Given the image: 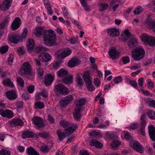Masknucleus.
<instances>
[{
  "instance_id": "nucleus-1",
  "label": "nucleus",
  "mask_w": 155,
  "mask_h": 155,
  "mask_svg": "<svg viewBox=\"0 0 155 155\" xmlns=\"http://www.w3.org/2000/svg\"><path fill=\"white\" fill-rule=\"evenodd\" d=\"M43 36L45 45L48 46H52L56 40V34L53 30L50 29L43 31Z\"/></svg>"
},
{
  "instance_id": "nucleus-2",
  "label": "nucleus",
  "mask_w": 155,
  "mask_h": 155,
  "mask_svg": "<svg viewBox=\"0 0 155 155\" xmlns=\"http://www.w3.org/2000/svg\"><path fill=\"white\" fill-rule=\"evenodd\" d=\"M19 73L21 76L28 75L32 78L34 76V74L31 71V66L28 62H25L23 64Z\"/></svg>"
},
{
  "instance_id": "nucleus-3",
  "label": "nucleus",
  "mask_w": 155,
  "mask_h": 155,
  "mask_svg": "<svg viewBox=\"0 0 155 155\" xmlns=\"http://www.w3.org/2000/svg\"><path fill=\"white\" fill-rule=\"evenodd\" d=\"M132 57L135 61H138L143 59L145 54L144 49L141 47H138L131 52Z\"/></svg>"
},
{
  "instance_id": "nucleus-4",
  "label": "nucleus",
  "mask_w": 155,
  "mask_h": 155,
  "mask_svg": "<svg viewBox=\"0 0 155 155\" xmlns=\"http://www.w3.org/2000/svg\"><path fill=\"white\" fill-rule=\"evenodd\" d=\"M55 91L59 94L63 95L67 94L69 92V90L68 88L61 84H59L55 85Z\"/></svg>"
},
{
  "instance_id": "nucleus-5",
  "label": "nucleus",
  "mask_w": 155,
  "mask_h": 155,
  "mask_svg": "<svg viewBox=\"0 0 155 155\" xmlns=\"http://www.w3.org/2000/svg\"><path fill=\"white\" fill-rule=\"evenodd\" d=\"M60 124L63 128H67L66 129H68L69 131L73 130H74V132L77 127L76 125L73 124L71 122L64 120H61L60 122Z\"/></svg>"
},
{
  "instance_id": "nucleus-6",
  "label": "nucleus",
  "mask_w": 155,
  "mask_h": 155,
  "mask_svg": "<svg viewBox=\"0 0 155 155\" xmlns=\"http://www.w3.org/2000/svg\"><path fill=\"white\" fill-rule=\"evenodd\" d=\"M74 130H71L70 131H68V129H65L62 132L60 130H58L57 131V134L59 139L60 141H62L64 139L66 136L70 135L74 132Z\"/></svg>"
},
{
  "instance_id": "nucleus-7",
  "label": "nucleus",
  "mask_w": 155,
  "mask_h": 155,
  "mask_svg": "<svg viewBox=\"0 0 155 155\" xmlns=\"http://www.w3.org/2000/svg\"><path fill=\"white\" fill-rule=\"evenodd\" d=\"M32 121L33 124L36 126L38 129L43 128L45 126L42 118L40 117H34L32 119Z\"/></svg>"
},
{
  "instance_id": "nucleus-8",
  "label": "nucleus",
  "mask_w": 155,
  "mask_h": 155,
  "mask_svg": "<svg viewBox=\"0 0 155 155\" xmlns=\"http://www.w3.org/2000/svg\"><path fill=\"white\" fill-rule=\"evenodd\" d=\"M71 52V50L69 49H62L57 51L56 54L58 58H63L69 55Z\"/></svg>"
},
{
  "instance_id": "nucleus-9",
  "label": "nucleus",
  "mask_w": 155,
  "mask_h": 155,
  "mask_svg": "<svg viewBox=\"0 0 155 155\" xmlns=\"http://www.w3.org/2000/svg\"><path fill=\"white\" fill-rule=\"evenodd\" d=\"M0 114L2 117L8 119H10L13 116V112L8 109H6L5 110L2 109L0 110Z\"/></svg>"
},
{
  "instance_id": "nucleus-10",
  "label": "nucleus",
  "mask_w": 155,
  "mask_h": 155,
  "mask_svg": "<svg viewBox=\"0 0 155 155\" xmlns=\"http://www.w3.org/2000/svg\"><path fill=\"white\" fill-rule=\"evenodd\" d=\"M9 124L12 127L22 126L24 125L23 121L20 119H13L9 120Z\"/></svg>"
},
{
  "instance_id": "nucleus-11",
  "label": "nucleus",
  "mask_w": 155,
  "mask_h": 155,
  "mask_svg": "<svg viewBox=\"0 0 155 155\" xmlns=\"http://www.w3.org/2000/svg\"><path fill=\"white\" fill-rule=\"evenodd\" d=\"M144 24L149 28H152L153 30L155 28V20L150 17H148L146 19Z\"/></svg>"
},
{
  "instance_id": "nucleus-12",
  "label": "nucleus",
  "mask_w": 155,
  "mask_h": 155,
  "mask_svg": "<svg viewBox=\"0 0 155 155\" xmlns=\"http://www.w3.org/2000/svg\"><path fill=\"white\" fill-rule=\"evenodd\" d=\"M81 107H75L74 110V112H73V116L74 119L76 121H79L81 117V114L82 110Z\"/></svg>"
},
{
  "instance_id": "nucleus-13",
  "label": "nucleus",
  "mask_w": 155,
  "mask_h": 155,
  "mask_svg": "<svg viewBox=\"0 0 155 155\" xmlns=\"http://www.w3.org/2000/svg\"><path fill=\"white\" fill-rule=\"evenodd\" d=\"M54 77V74H47L45 76V84L46 85H50L53 81Z\"/></svg>"
},
{
  "instance_id": "nucleus-14",
  "label": "nucleus",
  "mask_w": 155,
  "mask_h": 155,
  "mask_svg": "<svg viewBox=\"0 0 155 155\" xmlns=\"http://www.w3.org/2000/svg\"><path fill=\"white\" fill-rule=\"evenodd\" d=\"M131 145L136 151L141 153H143V148L138 142L135 141Z\"/></svg>"
},
{
  "instance_id": "nucleus-15",
  "label": "nucleus",
  "mask_w": 155,
  "mask_h": 155,
  "mask_svg": "<svg viewBox=\"0 0 155 155\" xmlns=\"http://www.w3.org/2000/svg\"><path fill=\"white\" fill-rule=\"evenodd\" d=\"M107 31L108 35L112 37H117L119 35L118 30L115 28L108 29Z\"/></svg>"
},
{
  "instance_id": "nucleus-16",
  "label": "nucleus",
  "mask_w": 155,
  "mask_h": 155,
  "mask_svg": "<svg viewBox=\"0 0 155 155\" xmlns=\"http://www.w3.org/2000/svg\"><path fill=\"white\" fill-rule=\"evenodd\" d=\"M81 61L78 58H73L69 61L68 64L70 68H73L80 64Z\"/></svg>"
},
{
  "instance_id": "nucleus-17",
  "label": "nucleus",
  "mask_w": 155,
  "mask_h": 155,
  "mask_svg": "<svg viewBox=\"0 0 155 155\" xmlns=\"http://www.w3.org/2000/svg\"><path fill=\"white\" fill-rule=\"evenodd\" d=\"M39 59L44 62H47L50 61L51 59V56L47 53H42L38 56Z\"/></svg>"
},
{
  "instance_id": "nucleus-18",
  "label": "nucleus",
  "mask_w": 155,
  "mask_h": 155,
  "mask_svg": "<svg viewBox=\"0 0 155 155\" xmlns=\"http://www.w3.org/2000/svg\"><path fill=\"white\" fill-rule=\"evenodd\" d=\"M21 23V20L18 17L16 18L12 22L11 27L13 30L18 29L20 26Z\"/></svg>"
},
{
  "instance_id": "nucleus-19",
  "label": "nucleus",
  "mask_w": 155,
  "mask_h": 155,
  "mask_svg": "<svg viewBox=\"0 0 155 155\" xmlns=\"http://www.w3.org/2000/svg\"><path fill=\"white\" fill-rule=\"evenodd\" d=\"M108 53L110 58L113 60L118 58L119 52L114 48L110 49Z\"/></svg>"
},
{
  "instance_id": "nucleus-20",
  "label": "nucleus",
  "mask_w": 155,
  "mask_h": 155,
  "mask_svg": "<svg viewBox=\"0 0 155 155\" xmlns=\"http://www.w3.org/2000/svg\"><path fill=\"white\" fill-rule=\"evenodd\" d=\"M26 45L28 50L29 52L33 49L34 46V41L32 38H29L27 41Z\"/></svg>"
},
{
  "instance_id": "nucleus-21",
  "label": "nucleus",
  "mask_w": 155,
  "mask_h": 155,
  "mask_svg": "<svg viewBox=\"0 0 155 155\" xmlns=\"http://www.w3.org/2000/svg\"><path fill=\"white\" fill-rule=\"evenodd\" d=\"M12 0H5L1 4L2 10H6L9 8L11 5Z\"/></svg>"
},
{
  "instance_id": "nucleus-22",
  "label": "nucleus",
  "mask_w": 155,
  "mask_h": 155,
  "mask_svg": "<svg viewBox=\"0 0 155 155\" xmlns=\"http://www.w3.org/2000/svg\"><path fill=\"white\" fill-rule=\"evenodd\" d=\"M148 132L151 139L153 141H155V128L153 125L149 127Z\"/></svg>"
},
{
  "instance_id": "nucleus-23",
  "label": "nucleus",
  "mask_w": 155,
  "mask_h": 155,
  "mask_svg": "<svg viewBox=\"0 0 155 155\" xmlns=\"http://www.w3.org/2000/svg\"><path fill=\"white\" fill-rule=\"evenodd\" d=\"M35 134L32 132L27 130L23 132L21 134V137L23 139H25L30 137H33Z\"/></svg>"
},
{
  "instance_id": "nucleus-24",
  "label": "nucleus",
  "mask_w": 155,
  "mask_h": 155,
  "mask_svg": "<svg viewBox=\"0 0 155 155\" xmlns=\"http://www.w3.org/2000/svg\"><path fill=\"white\" fill-rule=\"evenodd\" d=\"M7 97L10 100H14L17 97V95L15 91L11 90L6 93Z\"/></svg>"
},
{
  "instance_id": "nucleus-25",
  "label": "nucleus",
  "mask_w": 155,
  "mask_h": 155,
  "mask_svg": "<svg viewBox=\"0 0 155 155\" xmlns=\"http://www.w3.org/2000/svg\"><path fill=\"white\" fill-rule=\"evenodd\" d=\"M9 41L14 44H17L19 41V36L16 35H12L8 37Z\"/></svg>"
},
{
  "instance_id": "nucleus-26",
  "label": "nucleus",
  "mask_w": 155,
  "mask_h": 155,
  "mask_svg": "<svg viewBox=\"0 0 155 155\" xmlns=\"http://www.w3.org/2000/svg\"><path fill=\"white\" fill-rule=\"evenodd\" d=\"M10 18L8 16L5 17L0 23V29L5 28L8 24Z\"/></svg>"
},
{
  "instance_id": "nucleus-27",
  "label": "nucleus",
  "mask_w": 155,
  "mask_h": 155,
  "mask_svg": "<svg viewBox=\"0 0 155 155\" xmlns=\"http://www.w3.org/2000/svg\"><path fill=\"white\" fill-rule=\"evenodd\" d=\"M82 77L85 83L92 81V78L90 76L89 73L88 72H84V73Z\"/></svg>"
},
{
  "instance_id": "nucleus-28",
  "label": "nucleus",
  "mask_w": 155,
  "mask_h": 155,
  "mask_svg": "<svg viewBox=\"0 0 155 155\" xmlns=\"http://www.w3.org/2000/svg\"><path fill=\"white\" fill-rule=\"evenodd\" d=\"M89 144L91 146H95L97 148H102L103 147L102 144L98 141L94 139L91 140L89 142Z\"/></svg>"
},
{
  "instance_id": "nucleus-29",
  "label": "nucleus",
  "mask_w": 155,
  "mask_h": 155,
  "mask_svg": "<svg viewBox=\"0 0 155 155\" xmlns=\"http://www.w3.org/2000/svg\"><path fill=\"white\" fill-rule=\"evenodd\" d=\"M137 40L136 38L131 39L128 42V45L130 48H133L136 46L138 44Z\"/></svg>"
},
{
  "instance_id": "nucleus-30",
  "label": "nucleus",
  "mask_w": 155,
  "mask_h": 155,
  "mask_svg": "<svg viewBox=\"0 0 155 155\" xmlns=\"http://www.w3.org/2000/svg\"><path fill=\"white\" fill-rule=\"evenodd\" d=\"M68 74V71L65 69L63 68H61L59 71L57 72V74L58 77L64 78L66 77Z\"/></svg>"
},
{
  "instance_id": "nucleus-31",
  "label": "nucleus",
  "mask_w": 155,
  "mask_h": 155,
  "mask_svg": "<svg viewBox=\"0 0 155 155\" xmlns=\"http://www.w3.org/2000/svg\"><path fill=\"white\" fill-rule=\"evenodd\" d=\"M26 151L28 155H40L39 153L32 147H28Z\"/></svg>"
},
{
  "instance_id": "nucleus-32",
  "label": "nucleus",
  "mask_w": 155,
  "mask_h": 155,
  "mask_svg": "<svg viewBox=\"0 0 155 155\" xmlns=\"http://www.w3.org/2000/svg\"><path fill=\"white\" fill-rule=\"evenodd\" d=\"M62 80L66 84H70L73 82V76L71 75H69L66 78H62Z\"/></svg>"
},
{
  "instance_id": "nucleus-33",
  "label": "nucleus",
  "mask_w": 155,
  "mask_h": 155,
  "mask_svg": "<svg viewBox=\"0 0 155 155\" xmlns=\"http://www.w3.org/2000/svg\"><path fill=\"white\" fill-rule=\"evenodd\" d=\"M150 36V35L147 34H143L140 36L142 41L145 44H147L148 42V41L149 40Z\"/></svg>"
},
{
  "instance_id": "nucleus-34",
  "label": "nucleus",
  "mask_w": 155,
  "mask_h": 155,
  "mask_svg": "<svg viewBox=\"0 0 155 155\" xmlns=\"http://www.w3.org/2000/svg\"><path fill=\"white\" fill-rule=\"evenodd\" d=\"M43 28L41 27L36 28L33 31V34L36 36H40L41 35L43 31Z\"/></svg>"
},
{
  "instance_id": "nucleus-35",
  "label": "nucleus",
  "mask_w": 155,
  "mask_h": 155,
  "mask_svg": "<svg viewBox=\"0 0 155 155\" xmlns=\"http://www.w3.org/2000/svg\"><path fill=\"white\" fill-rule=\"evenodd\" d=\"M146 115L145 114H143L140 117V127H145L147 122L146 120Z\"/></svg>"
},
{
  "instance_id": "nucleus-36",
  "label": "nucleus",
  "mask_w": 155,
  "mask_h": 155,
  "mask_svg": "<svg viewBox=\"0 0 155 155\" xmlns=\"http://www.w3.org/2000/svg\"><path fill=\"white\" fill-rule=\"evenodd\" d=\"M35 108L36 109H43L45 107L44 103L41 101H37L35 104Z\"/></svg>"
},
{
  "instance_id": "nucleus-37",
  "label": "nucleus",
  "mask_w": 155,
  "mask_h": 155,
  "mask_svg": "<svg viewBox=\"0 0 155 155\" xmlns=\"http://www.w3.org/2000/svg\"><path fill=\"white\" fill-rule=\"evenodd\" d=\"M86 101V100L84 98L79 99L78 101L77 102L76 106L75 107H81V106H83L85 104Z\"/></svg>"
},
{
  "instance_id": "nucleus-38",
  "label": "nucleus",
  "mask_w": 155,
  "mask_h": 155,
  "mask_svg": "<svg viewBox=\"0 0 155 155\" xmlns=\"http://www.w3.org/2000/svg\"><path fill=\"white\" fill-rule=\"evenodd\" d=\"M86 87L88 90L90 91H93L95 89V88L93 86L92 81L85 83Z\"/></svg>"
},
{
  "instance_id": "nucleus-39",
  "label": "nucleus",
  "mask_w": 155,
  "mask_h": 155,
  "mask_svg": "<svg viewBox=\"0 0 155 155\" xmlns=\"http://www.w3.org/2000/svg\"><path fill=\"white\" fill-rule=\"evenodd\" d=\"M121 38L124 40L127 39V38L128 37L130 36V33L128 30L126 29L121 34Z\"/></svg>"
},
{
  "instance_id": "nucleus-40",
  "label": "nucleus",
  "mask_w": 155,
  "mask_h": 155,
  "mask_svg": "<svg viewBox=\"0 0 155 155\" xmlns=\"http://www.w3.org/2000/svg\"><path fill=\"white\" fill-rule=\"evenodd\" d=\"M147 115L150 119L152 120L155 119V111L149 110L147 113Z\"/></svg>"
},
{
  "instance_id": "nucleus-41",
  "label": "nucleus",
  "mask_w": 155,
  "mask_h": 155,
  "mask_svg": "<svg viewBox=\"0 0 155 155\" xmlns=\"http://www.w3.org/2000/svg\"><path fill=\"white\" fill-rule=\"evenodd\" d=\"M3 83L5 86H8L11 87H13L14 84L11 81L9 78H6L4 80Z\"/></svg>"
},
{
  "instance_id": "nucleus-42",
  "label": "nucleus",
  "mask_w": 155,
  "mask_h": 155,
  "mask_svg": "<svg viewBox=\"0 0 155 155\" xmlns=\"http://www.w3.org/2000/svg\"><path fill=\"white\" fill-rule=\"evenodd\" d=\"M148 41L147 44L150 46H155V38L150 35L149 40Z\"/></svg>"
},
{
  "instance_id": "nucleus-43",
  "label": "nucleus",
  "mask_w": 155,
  "mask_h": 155,
  "mask_svg": "<svg viewBox=\"0 0 155 155\" xmlns=\"http://www.w3.org/2000/svg\"><path fill=\"white\" fill-rule=\"evenodd\" d=\"M110 122L108 121H106L104 124H100L98 126V127L100 129H106L109 125Z\"/></svg>"
},
{
  "instance_id": "nucleus-44",
  "label": "nucleus",
  "mask_w": 155,
  "mask_h": 155,
  "mask_svg": "<svg viewBox=\"0 0 155 155\" xmlns=\"http://www.w3.org/2000/svg\"><path fill=\"white\" fill-rule=\"evenodd\" d=\"M77 83L79 87H81L83 84V81L79 75H78L76 77V80Z\"/></svg>"
},
{
  "instance_id": "nucleus-45",
  "label": "nucleus",
  "mask_w": 155,
  "mask_h": 155,
  "mask_svg": "<svg viewBox=\"0 0 155 155\" xmlns=\"http://www.w3.org/2000/svg\"><path fill=\"white\" fill-rule=\"evenodd\" d=\"M50 149V148L46 145H44L40 147L41 151L44 153H48Z\"/></svg>"
},
{
  "instance_id": "nucleus-46",
  "label": "nucleus",
  "mask_w": 155,
  "mask_h": 155,
  "mask_svg": "<svg viewBox=\"0 0 155 155\" xmlns=\"http://www.w3.org/2000/svg\"><path fill=\"white\" fill-rule=\"evenodd\" d=\"M121 144V142L118 140H116L113 141L111 144V147L113 149L118 147Z\"/></svg>"
},
{
  "instance_id": "nucleus-47",
  "label": "nucleus",
  "mask_w": 155,
  "mask_h": 155,
  "mask_svg": "<svg viewBox=\"0 0 155 155\" xmlns=\"http://www.w3.org/2000/svg\"><path fill=\"white\" fill-rule=\"evenodd\" d=\"M62 10L64 16H66L68 18L71 19V17L69 14V12L68 11L66 7L63 6L62 8Z\"/></svg>"
},
{
  "instance_id": "nucleus-48",
  "label": "nucleus",
  "mask_w": 155,
  "mask_h": 155,
  "mask_svg": "<svg viewBox=\"0 0 155 155\" xmlns=\"http://www.w3.org/2000/svg\"><path fill=\"white\" fill-rule=\"evenodd\" d=\"M8 47L7 45H4L0 47V52L2 54L6 53L8 50Z\"/></svg>"
},
{
  "instance_id": "nucleus-49",
  "label": "nucleus",
  "mask_w": 155,
  "mask_h": 155,
  "mask_svg": "<svg viewBox=\"0 0 155 155\" xmlns=\"http://www.w3.org/2000/svg\"><path fill=\"white\" fill-rule=\"evenodd\" d=\"M143 10V7L141 6H139L134 11V14L135 15H138L140 14L141 12Z\"/></svg>"
},
{
  "instance_id": "nucleus-50",
  "label": "nucleus",
  "mask_w": 155,
  "mask_h": 155,
  "mask_svg": "<svg viewBox=\"0 0 155 155\" xmlns=\"http://www.w3.org/2000/svg\"><path fill=\"white\" fill-rule=\"evenodd\" d=\"M36 72L38 77L40 78H41L44 74L43 70L41 68H38L37 69Z\"/></svg>"
},
{
  "instance_id": "nucleus-51",
  "label": "nucleus",
  "mask_w": 155,
  "mask_h": 155,
  "mask_svg": "<svg viewBox=\"0 0 155 155\" xmlns=\"http://www.w3.org/2000/svg\"><path fill=\"white\" fill-rule=\"evenodd\" d=\"M39 136L41 137L46 139L49 137V134L48 133L46 132H40L39 134Z\"/></svg>"
},
{
  "instance_id": "nucleus-52",
  "label": "nucleus",
  "mask_w": 155,
  "mask_h": 155,
  "mask_svg": "<svg viewBox=\"0 0 155 155\" xmlns=\"http://www.w3.org/2000/svg\"><path fill=\"white\" fill-rule=\"evenodd\" d=\"M100 6L102 8L100 10L101 11H104L106 10L108 7V5L107 3H102L100 4Z\"/></svg>"
},
{
  "instance_id": "nucleus-53",
  "label": "nucleus",
  "mask_w": 155,
  "mask_h": 155,
  "mask_svg": "<svg viewBox=\"0 0 155 155\" xmlns=\"http://www.w3.org/2000/svg\"><path fill=\"white\" fill-rule=\"evenodd\" d=\"M17 81L18 84L21 87H23L24 85V81L23 79L20 77H18L17 78Z\"/></svg>"
},
{
  "instance_id": "nucleus-54",
  "label": "nucleus",
  "mask_w": 155,
  "mask_h": 155,
  "mask_svg": "<svg viewBox=\"0 0 155 155\" xmlns=\"http://www.w3.org/2000/svg\"><path fill=\"white\" fill-rule=\"evenodd\" d=\"M64 98L68 104L70 103L73 99V96L71 95H69Z\"/></svg>"
},
{
  "instance_id": "nucleus-55",
  "label": "nucleus",
  "mask_w": 155,
  "mask_h": 155,
  "mask_svg": "<svg viewBox=\"0 0 155 155\" xmlns=\"http://www.w3.org/2000/svg\"><path fill=\"white\" fill-rule=\"evenodd\" d=\"M15 106L18 108H21L23 107V102L22 101H17L15 103Z\"/></svg>"
},
{
  "instance_id": "nucleus-56",
  "label": "nucleus",
  "mask_w": 155,
  "mask_h": 155,
  "mask_svg": "<svg viewBox=\"0 0 155 155\" xmlns=\"http://www.w3.org/2000/svg\"><path fill=\"white\" fill-rule=\"evenodd\" d=\"M0 155H11L10 152L9 151L5 149H2L0 150Z\"/></svg>"
},
{
  "instance_id": "nucleus-57",
  "label": "nucleus",
  "mask_w": 155,
  "mask_h": 155,
  "mask_svg": "<svg viewBox=\"0 0 155 155\" xmlns=\"http://www.w3.org/2000/svg\"><path fill=\"white\" fill-rule=\"evenodd\" d=\"M68 104L66 101L63 98L61 99L59 102V105L62 107H65Z\"/></svg>"
},
{
  "instance_id": "nucleus-58",
  "label": "nucleus",
  "mask_w": 155,
  "mask_h": 155,
  "mask_svg": "<svg viewBox=\"0 0 155 155\" xmlns=\"http://www.w3.org/2000/svg\"><path fill=\"white\" fill-rule=\"evenodd\" d=\"M138 126V124L137 123H133L130 125L129 128L132 130H135L137 128Z\"/></svg>"
},
{
  "instance_id": "nucleus-59",
  "label": "nucleus",
  "mask_w": 155,
  "mask_h": 155,
  "mask_svg": "<svg viewBox=\"0 0 155 155\" xmlns=\"http://www.w3.org/2000/svg\"><path fill=\"white\" fill-rule=\"evenodd\" d=\"M35 87L33 85H30L27 87V90L30 94L32 93L34 90Z\"/></svg>"
},
{
  "instance_id": "nucleus-60",
  "label": "nucleus",
  "mask_w": 155,
  "mask_h": 155,
  "mask_svg": "<svg viewBox=\"0 0 155 155\" xmlns=\"http://www.w3.org/2000/svg\"><path fill=\"white\" fill-rule=\"evenodd\" d=\"M13 56L12 54H10L9 55V56L8 59V62L9 65H12V64L13 63Z\"/></svg>"
},
{
  "instance_id": "nucleus-61",
  "label": "nucleus",
  "mask_w": 155,
  "mask_h": 155,
  "mask_svg": "<svg viewBox=\"0 0 155 155\" xmlns=\"http://www.w3.org/2000/svg\"><path fill=\"white\" fill-rule=\"evenodd\" d=\"M114 81L115 83L117 84L121 82L122 78L120 76H117L114 79Z\"/></svg>"
},
{
  "instance_id": "nucleus-62",
  "label": "nucleus",
  "mask_w": 155,
  "mask_h": 155,
  "mask_svg": "<svg viewBox=\"0 0 155 155\" xmlns=\"http://www.w3.org/2000/svg\"><path fill=\"white\" fill-rule=\"evenodd\" d=\"M122 61L124 64H126L130 62L129 58L128 56L124 57L122 58Z\"/></svg>"
},
{
  "instance_id": "nucleus-63",
  "label": "nucleus",
  "mask_w": 155,
  "mask_h": 155,
  "mask_svg": "<svg viewBox=\"0 0 155 155\" xmlns=\"http://www.w3.org/2000/svg\"><path fill=\"white\" fill-rule=\"evenodd\" d=\"M124 136L126 140H129L131 137V136L130 135L129 133L127 131H125L124 132Z\"/></svg>"
},
{
  "instance_id": "nucleus-64",
  "label": "nucleus",
  "mask_w": 155,
  "mask_h": 155,
  "mask_svg": "<svg viewBox=\"0 0 155 155\" xmlns=\"http://www.w3.org/2000/svg\"><path fill=\"white\" fill-rule=\"evenodd\" d=\"M148 105L153 107H155V100H153L149 101L147 103Z\"/></svg>"
}]
</instances>
